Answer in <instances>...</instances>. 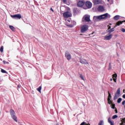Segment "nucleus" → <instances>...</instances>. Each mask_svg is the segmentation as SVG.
<instances>
[{"mask_svg": "<svg viewBox=\"0 0 125 125\" xmlns=\"http://www.w3.org/2000/svg\"><path fill=\"white\" fill-rule=\"evenodd\" d=\"M120 18V16L119 15H116L115 16L114 18H113V19L114 20H119Z\"/></svg>", "mask_w": 125, "mask_h": 125, "instance_id": "20", "label": "nucleus"}, {"mask_svg": "<svg viewBox=\"0 0 125 125\" xmlns=\"http://www.w3.org/2000/svg\"><path fill=\"white\" fill-rule=\"evenodd\" d=\"M110 17H111V16L109 14L105 13L99 16H94L93 20L97 21L98 20H102V19H107Z\"/></svg>", "mask_w": 125, "mask_h": 125, "instance_id": "1", "label": "nucleus"}, {"mask_svg": "<svg viewBox=\"0 0 125 125\" xmlns=\"http://www.w3.org/2000/svg\"><path fill=\"white\" fill-rule=\"evenodd\" d=\"M98 125H104V121L103 120L100 121Z\"/></svg>", "mask_w": 125, "mask_h": 125, "instance_id": "21", "label": "nucleus"}, {"mask_svg": "<svg viewBox=\"0 0 125 125\" xmlns=\"http://www.w3.org/2000/svg\"><path fill=\"white\" fill-rule=\"evenodd\" d=\"M88 28H89L88 25L86 24L83 25L80 28L81 33H85L86 31L88 30Z\"/></svg>", "mask_w": 125, "mask_h": 125, "instance_id": "2", "label": "nucleus"}, {"mask_svg": "<svg viewBox=\"0 0 125 125\" xmlns=\"http://www.w3.org/2000/svg\"><path fill=\"white\" fill-rule=\"evenodd\" d=\"M121 94V88H119L117 90L116 93L115 94V96L114 97V100H117L119 97H120V95Z\"/></svg>", "mask_w": 125, "mask_h": 125, "instance_id": "4", "label": "nucleus"}, {"mask_svg": "<svg viewBox=\"0 0 125 125\" xmlns=\"http://www.w3.org/2000/svg\"><path fill=\"white\" fill-rule=\"evenodd\" d=\"M121 31L123 32V33L125 32V28H121Z\"/></svg>", "mask_w": 125, "mask_h": 125, "instance_id": "32", "label": "nucleus"}, {"mask_svg": "<svg viewBox=\"0 0 125 125\" xmlns=\"http://www.w3.org/2000/svg\"><path fill=\"white\" fill-rule=\"evenodd\" d=\"M112 69V66L111 65V62L109 63L108 70Z\"/></svg>", "mask_w": 125, "mask_h": 125, "instance_id": "31", "label": "nucleus"}, {"mask_svg": "<svg viewBox=\"0 0 125 125\" xmlns=\"http://www.w3.org/2000/svg\"><path fill=\"white\" fill-rule=\"evenodd\" d=\"M0 52H3V46L0 47Z\"/></svg>", "mask_w": 125, "mask_h": 125, "instance_id": "28", "label": "nucleus"}, {"mask_svg": "<svg viewBox=\"0 0 125 125\" xmlns=\"http://www.w3.org/2000/svg\"><path fill=\"white\" fill-rule=\"evenodd\" d=\"M108 30H110L111 29V27L109 25H107Z\"/></svg>", "mask_w": 125, "mask_h": 125, "instance_id": "37", "label": "nucleus"}, {"mask_svg": "<svg viewBox=\"0 0 125 125\" xmlns=\"http://www.w3.org/2000/svg\"><path fill=\"white\" fill-rule=\"evenodd\" d=\"M85 5L87 8H91L92 6V3L90 2V1H86L85 2Z\"/></svg>", "mask_w": 125, "mask_h": 125, "instance_id": "10", "label": "nucleus"}, {"mask_svg": "<svg viewBox=\"0 0 125 125\" xmlns=\"http://www.w3.org/2000/svg\"><path fill=\"white\" fill-rule=\"evenodd\" d=\"M108 123L110 124V125H114V121H112L111 118H109L108 120Z\"/></svg>", "mask_w": 125, "mask_h": 125, "instance_id": "16", "label": "nucleus"}, {"mask_svg": "<svg viewBox=\"0 0 125 125\" xmlns=\"http://www.w3.org/2000/svg\"><path fill=\"white\" fill-rule=\"evenodd\" d=\"M108 98H107V101H108V104H112V101H111V99L112 98V97L111 96V94L109 92H108Z\"/></svg>", "mask_w": 125, "mask_h": 125, "instance_id": "12", "label": "nucleus"}, {"mask_svg": "<svg viewBox=\"0 0 125 125\" xmlns=\"http://www.w3.org/2000/svg\"><path fill=\"white\" fill-rule=\"evenodd\" d=\"M37 90H38V91H39L41 93V91L42 90V86H39V88L37 89Z\"/></svg>", "mask_w": 125, "mask_h": 125, "instance_id": "25", "label": "nucleus"}, {"mask_svg": "<svg viewBox=\"0 0 125 125\" xmlns=\"http://www.w3.org/2000/svg\"><path fill=\"white\" fill-rule=\"evenodd\" d=\"M117 102L118 103H120L121 102H122V98H119L117 100Z\"/></svg>", "mask_w": 125, "mask_h": 125, "instance_id": "29", "label": "nucleus"}, {"mask_svg": "<svg viewBox=\"0 0 125 125\" xmlns=\"http://www.w3.org/2000/svg\"><path fill=\"white\" fill-rule=\"evenodd\" d=\"M111 108L112 109H115V104H111Z\"/></svg>", "mask_w": 125, "mask_h": 125, "instance_id": "33", "label": "nucleus"}, {"mask_svg": "<svg viewBox=\"0 0 125 125\" xmlns=\"http://www.w3.org/2000/svg\"><path fill=\"white\" fill-rule=\"evenodd\" d=\"M65 56L67 60H71V54L68 51H66L65 53Z\"/></svg>", "mask_w": 125, "mask_h": 125, "instance_id": "7", "label": "nucleus"}, {"mask_svg": "<svg viewBox=\"0 0 125 125\" xmlns=\"http://www.w3.org/2000/svg\"><path fill=\"white\" fill-rule=\"evenodd\" d=\"M80 62L81 63V64H83L84 65L85 64H88V62L86 61V60L84 59H80Z\"/></svg>", "mask_w": 125, "mask_h": 125, "instance_id": "8", "label": "nucleus"}, {"mask_svg": "<svg viewBox=\"0 0 125 125\" xmlns=\"http://www.w3.org/2000/svg\"><path fill=\"white\" fill-rule=\"evenodd\" d=\"M18 87H20V86H19H19H18Z\"/></svg>", "mask_w": 125, "mask_h": 125, "instance_id": "46", "label": "nucleus"}, {"mask_svg": "<svg viewBox=\"0 0 125 125\" xmlns=\"http://www.w3.org/2000/svg\"><path fill=\"white\" fill-rule=\"evenodd\" d=\"M63 3H67V0H62Z\"/></svg>", "mask_w": 125, "mask_h": 125, "instance_id": "34", "label": "nucleus"}, {"mask_svg": "<svg viewBox=\"0 0 125 125\" xmlns=\"http://www.w3.org/2000/svg\"><path fill=\"white\" fill-rule=\"evenodd\" d=\"M124 22H125V21H118L117 22H116V25L114 26V29H115V28H116V27H117V26H120V25L123 24V23H124Z\"/></svg>", "mask_w": 125, "mask_h": 125, "instance_id": "13", "label": "nucleus"}, {"mask_svg": "<svg viewBox=\"0 0 125 125\" xmlns=\"http://www.w3.org/2000/svg\"><path fill=\"white\" fill-rule=\"evenodd\" d=\"M123 97L125 99V94L123 95Z\"/></svg>", "mask_w": 125, "mask_h": 125, "instance_id": "42", "label": "nucleus"}, {"mask_svg": "<svg viewBox=\"0 0 125 125\" xmlns=\"http://www.w3.org/2000/svg\"><path fill=\"white\" fill-rule=\"evenodd\" d=\"M11 17H12L14 19H21L22 18V16L20 14H18L14 15H11Z\"/></svg>", "mask_w": 125, "mask_h": 125, "instance_id": "6", "label": "nucleus"}, {"mask_svg": "<svg viewBox=\"0 0 125 125\" xmlns=\"http://www.w3.org/2000/svg\"><path fill=\"white\" fill-rule=\"evenodd\" d=\"M121 124H120V125H125V119H123L121 120Z\"/></svg>", "mask_w": 125, "mask_h": 125, "instance_id": "22", "label": "nucleus"}, {"mask_svg": "<svg viewBox=\"0 0 125 125\" xmlns=\"http://www.w3.org/2000/svg\"><path fill=\"white\" fill-rule=\"evenodd\" d=\"M3 63L4 64H6V62H5V61H3Z\"/></svg>", "mask_w": 125, "mask_h": 125, "instance_id": "41", "label": "nucleus"}, {"mask_svg": "<svg viewBox=\"0 0 125 125\" xmlns=\"http://www.w3.org/2000/svg\"><path fill=\"white\" fill-rule=\"evenodd\" d=\"M50 10H51V11H52V12H54V10H53V9H52V8H50Z\"/></svg>", "mask_w": 125, "mask_h": 125, "instance_id": "39", "label": "nucleus"}, {"mask_svg": "<svg viewBox=\"0 0 125 125\" xmlns=\"http://www.w3.org/2000/svg\"><path fill=\"white\" fill-rule=\"evenodd\" d=\"M98 10L100 12H103V11H104V10H105V9H104V7L102 6H99L98 7Z\"/></svg>", "mask_w": 125, "mask_h": 125, "instance_id": "14", "label": "nucleus"}, {"mask_svg": "<svg viewBox=\"0 0 125 125\" xmlns=\"http://www.w3.org/2000/svg\"><path fill=\"white\" fill-rule=\"evenodd\" d=\"M125 101H124L122 102V105H125Z\"/></svg>", "mask_w": 125, "mask_h": 125, "instance_id": "38", "label": "nucleus"}, {"mask_svg": "<svg viewBox=\"0 0 125 125\" xmlns=\"http://www.w3.org/2000/svg\"><path fill=\"white\" fill-rule=\"evenodd\" d=\"M63 17H64V18H69V17H72V14L69 11L65 12L63 13Z\"/></svg>", "mask_w": 125, "mask_h": 125, "instance_id": "5", "label": "nucleus"}, {"mask_svg": "<svg viewBox=\"0 0 125 125\" xmlns=\"http://www.w3.org/2000/svg\"><path fill=\"white\" fill-rule=\"evenodd\" d=\"M68 21V22H70V21Z\"/></svg>", "mask_w": 125, "mask_h": 125, "instance_id": "48", "label": "nucleus"}, {"mask_svg": "<svg viewBox=\"0 0 125 125\" xmlns=\"http://www.w3.org/2000/svg\"><path fill=\"white\" fill-rule=\"evenodd\" d=\"M67 27H69V28H73V27H74V25H73V24H68V25H67Z\"/></svg>", "mask_w": 125, "mask_h": 125, "instance_id": "30", "label": "nucleus"}, {"mask_svg": "<svg viewBox=\"0 0 125 125\" xmlns=\"http://www.w3.org/2000/svg\"><path fill=\"white\" fill-rule=\"evenodd\" d=\"M84 1L80 0L77 3V6L79 7H83V5H84Z\"/></svg>", "mask_w": 125, "mask_h": 125, "instance_id": "9", "label": "nucleus"}, {"mask_svg": "<svg viewBox=\"0 0 125 125\" xmlns=\"http://www.w3.org/2000/svg\"><path fill=\"white\" fill-rule=\"evenodd\" d=\"M109 25H112V24L110 23V24H109Z\"/></svg>", "mask_w": 125, "mask_h": 125, "instance_id": "47", "label": "nucleus"}, {"mask_svg": "<svg viewBox=\"0 0 125 125\" xmlns=\"http://www.w3.org/2000/svg\"><path fill=\"white\" fill-rule=\"evenodd\" d=\"M80 35H81V36H83V34H81Z\"/></svg>", "mask_w": 125, "mask_h": 125, "instance_id": "45", "label": "nucleus"}, {"mask_svg": "<svg viewBox=\"0 0 125 125\" xmlns=\"http://www.w3.org/2000/svg\"><path fill=\"white\" fill-rule=\"evenodd\" d=\"M115 113L117 114L118 113V110H117V108L115 109Z\"/></svg>", "mask_w": 125, "mask_h": 125, "instance_id": "40", "label": "nucleus"}, {"mask_svg": "<svg viewBox=\"0 0 125 125\" xmlns=\"http://www.w3.org/2000/svg\"><path fill=\"white\" fill-rule=\"evenodd\" d=\"M115 31V28H112L111 29H110V30H108V32L109 34H110V33H112V32H114Z\"/></svg>", "mask_w": 125, "mask_h": 125, "instance_id": "23", "label": "nucleus"}, {"mask_svg": "<svg viewBox=\"0 0 125 125\" xmlns=\"http://www.w3.org/2000/svg\"><path fill=\"white\" fill-rule=\"evenodd\" d=\"M10 113L12 119H14L15 122H17V117H16V115H15V112L13 110L11 109L10 111Z\"/></svg>", "mask_w": 125, "mask_h": 125, "instance_id": "3", "label": "nucleus"}, {"mask_svg": "<svg viewBox=\"0 0 125 125\" xmlns=\"http://www.w3.org/2000/svg\"><path fill=\"white\" fill-rule=\"evenodd\" d=\"M117 77H118V75L116 73L112 75V79H114V78L117 79Z\"/></svg>", "mask_w": 125, "mask_h": 125, "instance_id": "26", "label": "nucleus"}, {"mask_svg": "<svg viewBox=\"0 0 125 125\" xmlns=\"http://www.w3.org/2000/svg\"><path fill=\"white\" fill-rule=\"evenodd\" d=\"M112 34H110L109 35H106L105 36H104V40H105L106 41H110V40L112 39Z\"/></svg>", "mask_w": 125, "mask_h": 125, "instance_id": "11", "label": "nucleus"}, {"mask_svg": "<svg viewBox=\"0 0 125 125\" xmlns=\"http://www.w3.org/2000/svg\"><path fill=\"white\" fill-rule=\"evenodd\" d=\"M118 118V115H114L112 117V120H115V119H117Z\"/></svg>", "mask_w": 125, "mask_h": 125, "instance_id": "27", "label": "nucleus"}, {"mask_svg": "<svg viewBox=\"0 0 125 125\" xmlns=\"http://www.w3.org/2000/svg\"><path fill=\"white\" fill-rule=\"evenodd\" d=\"M84 20H85V21H86V22H89V21H90V19L88 16H86L85 17Z\"/></svg>", "mask_w": 125, "mask_h": 125, "instance_id": "18", "label": "nucleus"}, {"mask_svg": "<svg viewBox=\"0 0 125 125\" xmlns=\"http://www.w3.org/2000/svg\"><path fill=\"white\" fill-rule=\"evenodd\" d=\"M85 122H83L80 125H85Z\"/></svg>", "mask_w": 125, "mask_h": 125, "instance_id": "36", "label": "nucleus"}, {"mask_svg": "<svg viewBox=\"0 0 125 125\" xmlns=\"http://www.w3.org/2000/svg\"><path fill=\"white\" fill-rule=\"evenodd\" d=\"M107 0V1H108V2L110 1V0Z\"/></svg>", "mask_w": 125, "mask_h": 125, "instance_id": "44", "label": "nucleus"}, {"mask_svg": "<svg viewBox=\"0 0 125 125\" xmlns=\"http://www.w3.org/2000/svg\"><path fill=\"white\" fill-rule=\"evenodd\" d=\"M110 82H111V83H114L117 82V79H110Z\"/></svg>", "mask_w": 125, "mask_h": 125, "instance_id": "17", "label": "nucleus"}, {"mask_svg": "<svg viewBox=\"0 0 125 125\" xmlns=\"http://www.w3.org/2000/svg\"><path fill=\"white\" fill-rule=\"evenodd\" d=\"M1 72L3 74H7V72H6V71H5L4 69H1Z\"/></svg>", "mask_w": 125, "mask_h": 125, "instance_id": "24", "label": "nucleus"}, {"mask_svg": "<svg viewBox=\"0 0 125 125\" xmlns=\"http://www.w3.org/2000/svg\"><path fill=\"white\" fill-rule=\"evenodd\" d=\"M102 3V0H95L94 3L95 4H100Z\"/></svg>", "mask_w": 125, "mask_h": 125, "instance_id": "15", "label": "nucleus"}, {"mask_svg": "<svg viewBox=\"0 0 125 125\" xmlns=\"http://www.w3.org/2000/svg\"><path fill=\"white\" fill-rule=\"evenodd\" d=\"M85 125H90V124H86V123H85Z\"/></svg>", "mask_w": 125, "mask_h": 125, "instance_id": "43", "label": "nucleus"}, {"mask_svg": "<svg viewBox=\"0 0 125 125\" xmlns=\"http://www.w3.org/2000/svg\"><path fill=\"white\" fill-rule=\"evenodd\" d=\"M80 77L81 79H83V74H80Z\"/></svg>", "mask_w": 125, "mask_h": 125, "instance_id": "35", "label": "nucleus"}, {"mask_svg": "<svg viewBox=\"0 0 125 125\" xmlns=\"http://www.w3.org/2000/svg\"><path fill=\"white\" fill-rule=\"evenodd\" d=\"M10 29L13 31V32H15V27L12 25L9 26Z\"/></svg>", "mask_w": 125, "mask_h": 125, "instance_id": "19", "label": "nucleus"}]
</instances>
